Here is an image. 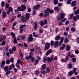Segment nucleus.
<instances>
[{"mask_svg": "<svg viewBox=\"0 0 79 79\" xmlns=\"http://www.w3.org/2000/svg\"><path fill=\"white\" fill-rule=\"evenodd\" d=\"M54 13V11H53V10L49 9V13L52 14V13Z\"/></svg>", "mask_w": 79, "mask_h": 79, "instance_id": "33", "label": "nucleus"}, {"mask_svg": "<svg viewBox=\"0 0 79 79\" xmlns=\"http://www.w3.org/2000/svg\"><path fill=\"white\" fill-rule=\"evenodd\" d=\"M35 49H40V48L38 47V46H36L35 47Z\"/></svg>", "mask_w": 79, "mask_h": 79, "instance_id": "59", "label": "nucleus"}, {"mask_svg": "<svg viewBox=\"0 0 79 79\" xmlns=\"http://www.w3.org/2000/svg\"><path fill=\"white\" fill-rule=\"evenodd\" d=\"M61 60L62 62H66V60L64 59H61Z\"/></svg>", "mask_w": 79, "mask_h": 79, "instance_id": "62", "label": "nucleus"}, {"mask_svg": "<svg viewBox=\"0 0 79 79\" xmlns=\"http://www.w3.org/2000/svg\"><path fill=\"white\" fill-rule=\"evenodd\" d=\"M34 24L35 25L33 27L34 30L36 31V30H37V22H35L34 23Z\"/></svg>", "mask_w": 79, "mask_h": 79, "instance_id": "4", "label": "nucleus"}, {"mask_svg": "<svg viewBox=\"0 0 79 79\" xmlns=\"http://www.w3.org/2000/svg\"><path fill=\"white\" fill-rule=\"evenodd\" d=\"M67 19L66 18H64L62 20V23H64V22L65 21H66Z\"/></svg>", "mask_w": 79, "mask_h": 79, "instance_id": "58", "label": "nucleus"}, {"mask_svg": "<svg viewBox=\"0 0 79 79\" xmlns=\"http://www.w3.org/2000/svg\"><path fill=\"white\" fill-rule=\"evenodd\" d=\"M33 35L35 37H39V36H38V35H35V32H33Z\"/></svg>", "mask_w": 79, "mask_h": 79, "instance_id": "29", "label": "nucleus"}, {"mask_svg": "<svg viewBox=\"0 0 79 79\" xmlns=\"http://www.w3.org/2000/svg\"><path fill=\"white\" fill-rule=\"evenodd\" d=\"M24 27H25V24L21 25L19 29H23V28Z\"/></svg>", "mask_w": 79, "mask_h": 79, "instance_id": "25", "label": "nucleus"}, {"mask_svg": "<svg viewBox=\"0 0 79 79\" xmlns=\"http://www.w3.org/2000/svg\"><path fill=\"white\" fill-rule=\"evenodd\" d=\"M46 71L47 72V73H49L50 72V69H49V68H47L46 69Z\"/></svg>", "mask_w": 79, "mask_h": 79, "instance_id": "38", "label": "nucleus"}, {"mask_svg": "<svg viewBox=\"0 0 79 79\" xmlns=\"http://www.w3.org/2000/svg\"><path fill=\"white\" fill-rule=\"evenodd\" d=\"M33 39H34V38L32 37H29L28 39V42H31V41H32L33 40Z\"/></svg>", "mask_w": 79, "mask_h": 79, "instance_id": "11", "label": "nucleus"}, {"mask_svg": "<svg viewBox=\"0 0 79 79\" xmlns=\"http://www.w3.org/2000/svg\"><path fill=\"white\" fill-rule=\"evenodd\" d=\"M71 30L72 31V32H74L76 30H75V28L74 27H72L71 28Z\"/></svg>", "mask_w": 79, "mask_h": 79, "instance_id": "42", "label": "nucleus"}, {"mask_svg": "<svg viewBox=\"0 0 79 79\" xmlns=\"http://www.w3.org/2000/svg\"><path fill=\"white\" fill-rule=\"evenodd\" d=\"M2 16H3V18H6V12H5L4 11H3L2 12Z\"/></svg>", "mask_w": 79, "mask_h": 79, "instance_id": "17", "label": "nucleus"}, {"mask_svg": "<svg viewBox=\"0 0 79 79\" xmlns=\"http://www.w3.org/2000/svg\"><path fill=\"white\" fill-rule=\"evenodd\" d=\"M77 3V2L76 1H73L72 2L71 4V6H74L76 5Z\"/></svg>", "mask_w": 79, "mask_h": 79, "instance_id": "6", "label": "nucleus"}, {"mask_svg": "<svg viewBox=\"0 0 79 79\" xmlns=\"http://www.w3.org/2000/svg\"><path fill=\"white\" fill-rule=\"evenodd\" d=\"M40 5H37L33 7V9H38V8L40 7Z\"/></svg>", "mask_w": 79, "mask_h": 79, "instance_id": "9", "label": "nucleus"}, {"mask_svg": "<svg viewBox=\"0 0 79 79\" xmlns=\"http://www.w3.org/2000/svg\"><path fill=\"white\" fill-rule=\"evenodd\" d=\"M46 61H47V57L44 56L43 57V61L44 62Z\"/></svg>", "mask_w": 79, "mask_h": 79, "instance_id": "30", "label": "nucleus"}, {"mask_svg": "<svg viewBox=\"0 0 79 79\" xmlns=\"http://www.w3.org/2000/svg\"><path fill=\"white\" fill-rule=\"evenodd\" d=\"M66 47L67 51H69V50L71 49V47H70V46L69 45H67L66 46Z\"/></svg>", "mask_w": 79, "mask_h": 79, "instance_id": "15", "label": "nucleus"}, {"mask_svg": "<svg viewBox=\"0 0 79 79\" xmlns=\"http://www.w3.org/2000/svg\"><path fill=\"white\" fill-rule=\"evenodd\" d=\"M44 24H47V20H45L44 21Z\"/></svg>", "mask_w": 79, "mask_h": 79, "instance_id": "49", "label": "nucleus"}, {"mask_svg": "<svg viewBox=\"0 0 79 79\" xmlns=\"http://www.w3.org/2000/svg\"><path fill=\"white\" fill-rule=\"evenodd\" d=\"M60 36L57 35L56 36L55 38L56 40H59L60 39Z\"/></svg>", "mask_w": 79, "mask_h": 79, "instance_id": "12", "label": "nucleus"}, {"mask_svg": "<svg viewBox=\"0 0 79 79\" xmlns=\"http://www.w3.org/2000/svg\"><path fill=\"white\" fill-rule=\"evenodd\" d=\"M60 18L62 19H63L64 18V14L63 13H62L60 14Z\"/></svg>", "mask_w": 79, "mask_h": 79, "instance_id": "16", "label": "nucleus"}, {"mask_svg": "<svg viewBox=\"0 0 79 79\" xmlns=\"http://www.w3.org/2000/svg\"><path fill=\"white\" fill-rule=\"evenodd\" d=\"M54 42L53 41H51V45H53Z\"/></svg>", "mask_w": 79, "mask_h": 79, "instance_id": "63", "label": "nucleus"}, {"mask_svg": "<svg viewBox=\"0 0 79 79\" xmlns=\"http://www.w3.org/2000/svg\"><path fill=\"white\" fill-rule=\"evenodd\" d=\"M14 43L16 44V43H17V40H16V38H14Z\"/></svg>", "mask_w": 79, "mask_h": 79, "instance_id": "36", "label": "nucleus"}, {"mask_svg": "<svg viewBox=\"0 0 79 79\" xmlns=\"http://www.w3.org/2000/svg\"><path fill=\"white\" fill-rule=\"evenodd\" d=\"M8 67L7 66H6L4 68V71H8Z\"/></svg>", "mask_w": 79, "mask_h": 79, "instance_id": "34", "label": "nucleus"}, {"mask_svg": "<svg viewBox=\"0 0 79 79\" xmlns=\"http://www.w3.org/2000/svg\"><path fill=\"white\" fill-rule=\"evenodd\" d=\"M68 24H69V21L67 20L65 22V24H66V25H68Z\"/></svg>", "mask_w": 79, "mask_h": 79, "instance_id": "56", "label": "nucleus"}, {"mask_svg": "<svg viewBox=\"0 0 79 79\" xmlns=\"http://www.w3.org/2000/svg\"><path fill=\"white\" fill-rule=\"evenodd\" d=\"M5 44H6V43H5V41H3L2 42V46L5 45Z\"/></svg>", "mask_w": 79, "mask_h": 79, "instance_id": "44", "label": "nucleus"}, {"mask_svg": "<svg viewBox=\"0 0 79 79\" xmlns=\"http://www.w3.org/2000/svg\"><path fill=\"white\" fill-rule=\"evenodd\" d=\"M73 19L75 21H76L77 20V19L76 18V16H74L73 17Z\"/></svg>", "mask_w": 79, "mask_h": 79, "instance_id": "51", "label": "nucleus"}, {"mask_svg": "<svg viewBox=\"0 0 79 79\" xmlns=\"http://www.w3.org/2000/svg\"><path fill=\"white\" fill-rule=\"evenodd\" d=\"M3 36L4 37V38L3 39H0V42H2V40H4L6 39V36H5V35H3Z\"/></svg>", "mask_w": 79, "mask_h": 79, "instance_id": "19", "label": "nucleus"}, {"mask_svg": "<svg viewBox=\"0 0 79 79\" xmlns=\"http://www.w3.org/2000/svg\"><path fill=\"white\" fill-rule=\"evenodd\" d=\"M2 6V7H4V5H5V2L2 1L1 2Z\"/></svg>", "mask_w": 79, "mask_h": 79, "instance_id": "45", "label": "nucleus"}, {"mask_svg": "<svg viewBox=\"0 0 79 79\" xmlns=\"http://www.w3.org/2000/svg\"><path fill=\"white\" fill-rule=\"evenodd\" d=\"M9 52L10 53V54H12V53H13V50H12L11 49H10L9 50Z\"/></svg>", "mask_w": 79, "mask_h": 79, "instance_id": "37", "label": "nucleus"}, {"mask_svg": "<svg viewBox=\"0 0 79 79\" xmlns=\"http://www.w3.org/2000/svg\"><path fill=\"white\" fill-rule=\"evenodd\" d=\"M6 64H10V60H7L6 61Z\"/></svg>", "mask_w": 79, "mask_h": 79, "instance_id": "41", "label": "nucleus"}, {"mask_svg": "<svg viewBox=\"0 0 79 79\" xmlns=\"http://www.w3.org/2000/svg\"><path fill=\"white\" fill-rule=\"evenodd\" d=\"M52 52H53V50L52 49L48 50L46 53V56L49 55H50V53H52Z\"/></svg>", "mask_w": 79, "mask_h": 79, "instance_id": "3", "label": "nucleus"}, {"mask_svg": "<svg viewBox=\"0 0 79 79\" xmlns=\"http://www.w3.org/2000/svg\"><path fill=\"white\" fill-rule=\"evenodd\" d=\"M68 67L70 69H71V68H73V65L71 64H70L68 65Z\"/></svg>", "mask_w": 79, "mask_h": 79, "instance_id": "28", "label": "nucleus"}, {"mask_svg": "<svg viewBox=\"0 0 79 79\" xmlns=\"http://www.w3.org/2000/svg\"><path fill=\"white\" fill-rule=\"evenodd\" d=\"M40 32H41V33H42V32H43V29H40Z\"/></svg>", "mask_w": 79, "mask_h": 79, "instance_id": "60", "label": "nucleus"}, {"mask_svg": "<svg viewBox=\"0 0 79 79\" xmlns=\"http://www.w3.org/2000/svg\"><path fill=\"white\" fill-rule=\"evenodd\" d=\"M16 66L18 68V69H20V66H19V65L18 64H16Z\"/></svg>", "mask_w": 79, "mask_h": 79, "instance_id": "23", "label": "nucleus"}, {"mask_svg": "<svg viewBox=\"0 0 79 79\" xmlns=\"http://www.w3.org/2000/svg\"><path fill=\"white\" fill-rule=\"evenodd\" d=\"M29 58H30L31 60V61H35V60L34 59V58L31 55H30L29 56Z\"/></svg>", "mask_w": 79, "mask_h": 79, "instance_id": "10", "label": "nucleus"}, {"mask_svg": "<svg viewBox=\"0 0 79 79\" xmlns=\"http://www.w3.org/2000/svg\"><path fill=\"white\" fill-rule=\"evenodd\" d=\"M9 11H12V10H13V8H12L11 7H9Z\"/></svg>", "mask_w": 79, "mask_h": 79, "instance_id": "54", "label": "nucleus"}, {"mask_svg": "<svg viewBox=\"0 0 79 79\" xmlns=\"http://www.w3.org/2000/svg\"><path fill=\"white\" fill-rule=\"evenodd\" d=\"M44 13L45 14L50 13V9L48 8H47L46 10H45Z\"/></svg>", "mask_w": 79, "mask_h": 79, "instance_id": "13", "label": "nucleus"}, {"mask_svg": "<svg viewBox=\"0 0 79 79\" xmlns=\"http://www.w3.org/2000/svg\"><path fill=\"white\" fill-rule=\"evenodd\" d=\"M10 71L9 70H7L6 72V75H8V74H10Z\"/></svg>", "mask_w": 79, "mask_h": 79, "instance_id": "31", "label": "nucleus"}, {"mask_svg": "<svg viewBox=\"0 0 79 79\" xmlns=\"http://www.w3.org/2000/svg\"><path fill=\"white\" fill-rule=\"evenodd\" d=\"M72 60L73 61H76V58H73L72 59Z\"/></svg>", "mask_w": 79, "mask_h": 79, "instance_id": "55", "label": "nucleus"}, {"mask_svg": "<svg viewBox=\"0 0 79 79\" xmlns=\"http://www.w3.org/2000/svg\"><path fill=\"white\" fill-rule=\"evenodd\" d=\"M9 7V5L8 4H6V8H8Z\"/></svg>", "mask_w": 79, "mask_h": 79, "instance_id": "53", "label": "nucleus"}, {"mask_svg": "<svg viewBox=\"0 0 79 79\" xmlns=\"http://www.w3.org/2000/svg\"><path fill=\"white\" fill-rule=\"evenodd\" d=\"M75 52L76 54H77V55H78V54L79 53V51H78V50H76L75 51Z\"/></svg>", "mask_w": 79, "mask_h": 79, "instance_id": "52", "label": "nucleus"}, {"mask_svg": "<svg viewBox=\"0 0 79 79\" xmlns=\"http://www.w3.org/2000/svg\"><path fill=\"white\" fill-rule=\"evenodd\" d=\"M64 40V38L63 37H62L61 38V40L60 41V43L59 44V46H60L61 45V44L63 42V40Z\"/></svg>", "mask_w": 79, "mask_h": 79, "instance_id": "8", "label": "nucleus"}, {"mask_svg": "<svg viewBox=\"0 0 79 79\" xmlns=\"http://www.w3.org/2000/svg\"><path fill=\"white\" fill-rule=\"evenodd\" d=\"M35 73L36 74H40V72L38 70H37L35 71Z\"/></svg>", "mask_w": 79, "mask_h": 79, "instance_id": "46", "label": "nucleus"}, {"mask_svg": "<svg viewBox=\"0 0 79 79\" xmlns=\"http://www.w3.org/2000/svg\"><path fill=\"white\" fill-rule=\"evenodd\" d=\"M75 15H77V14H79V9L76 11H75L74 13Z\"/></svg>", "mask_w": 79, "mask_h": 79, "instance_id": "20", "label": "nucleus"}, {"mask_svg": "<svg viewBox=\"0 0 79 79\" xmlns=\"http://www.w3.org/2000/svg\"><path fill=\"white\" fill-rule=\"evenodd\" d=\"M50 47V44L48 43H47L45 44V46L44 48L45 50H48Z\"/></svg>", "mask_w": 79, "mask_h": 79, "instance_id": "1", "label": "nucleus"}, {"mask_svg": "<svg viewBox=\"0 0 79 79\" xmlns=\"http://www.w3.org/2000/svg\"><path fill=\"white\" fill-rule=\"evenodd\" d=\"M42 67L43 68V70L45 69L46 68V64H43V65H42Z\"/></svg>", "mask_w": 79, "mask_h": 79, "instance_id": "21", "label": "nucleus"}, {"mask_svg": "<svg viewBox=\"0 0 79 79\" xmlns=\"http://www.w3.org/2000/svg\"><path fill=\"white\" fill-rule=\"evenodd\" d=\"M25 38H26V36H22L21 37V38L22 39V40H24V39H25Z\"/></svg>", "mask_w": 79, "mask_h": 79, "instance_id": "48", "label": "nucleus"}, {"mask_svg": "<svg viewBox=\"0 0 79 79\" xmlns=\"http://www.w3.org/2000/svg\"><path fill=\"white\" fill-rule=\"evenodd\" d=\"M10 62L12 63H13L14 62V58H11L10 59Z\"/></svg>", "mask_w": 79, "mask_h": 79, "instance_id": "47", "label": "nucleus"}, {"mask_svg": "<svg viewBox=\"0 0 79 79\" xmlns=\"http://www.w3.org/2000/svg\"><path fill=\"white\" fill-rule=\"evenodd\" d=\"M67 3L68 5H69L71 3V1L70 0H68L67 2Z\"/></svg>", "mask_w": 79, "mask_h": 79, "instance_id": "26", "label": "nucleus"}, {"mask_svg": "<svg viewBox=\"0 0 79 79\" xmlns=\"http://www.w3.org/2000/svg\"><path fill=\"white\" fill-rule=\"evenodd\" d=\"M22 8V11H24L26 10V6L25 5H22L21 6Z\"/></svg>", "mask_w": 79, "mask_h": 79, "instance_id": "5", "label": "nucleus"}, {"mask_svg": "<svg viewBox=\"0 0 79 79\" xmlns=\"http://www.w3.org/2000/svg\"><path fill=\"white\" fill-rule=\"evenodd\" d=\"M19 55H20V56H21L22 57V56H23V55L22 53V52H19Z\"/></svg>", "mask_w": 79, "mask_h": 79, "instance_id": "50", "label": "nucleus"}, {"mask_svg": "<svg viewBox=\"0 0 79 79\" xmlns=\"http://www.w3.org/2000/svg\"><path fill=\"white\" fill-rule=\"evenodd\" d=\"M55 10H57L58 12H59L60 11V9L58 7H55L54 8Z\"/></svg>", "mask_w": 79, "mask_h": 79, "instance_id": "18", "label": "nucleus"}, {"mask_svg": "<svg viewBox=\"0 0 79 79\" xmlns=\"http://www.w3.org/2000/svg\"><path fill=\"white\" fill-rule=\"evenodd\" d=\"M41 74H46L47 73L46 71H43L40 72Z\"/></svg>", "mask_w": 79, "mask_h": 79, "instance_id": "22", "label": "nucleus"}, {"mask_svg": "<svg viewBox=\"0 0 79 79\" xmlns=\"http://www.w3.org/2000/svg\"><path fill=\"white\" fill-rule=\"evenodd\" d=\"M68 41H69L68 39L67 38H66L64 40V42L66 44L67 43H68Z\"/></svg>", "mask_w": 79, "mask_h": 79, "instance_id": "27", "label": "nucleus"}, {"mask_svg": "<svg viewBox=\"0 0 79 79\" xmlns=\"http://www.w3.org/2000/svg\"><path fill=\"white\" fill-rule=\"evenodd\" d=\"M73 71H70L69 73V76H71L72 74H73Z\"/></svg>", "mask_w": 79, "mask_h": 79, "instance_id": "32", "label": "nucleus"}, {"mask_svg": "<svg viewBox=\"0 0 79 79\" xmlns=\"http://www.w3.org/2000/svg\"><path fill=\"white\" fill-rule=\"evenodd\" d=\"M16 50V47L15 46H14L12 47V50H13L14 52H15Z\"/></svg>", "mask_w": 79, "mask_h": 79, "instance_id": "35", "label": "nucleus"}, {"mask_svg": "<svg viewBox=\"0 0 79 79\" xmlns=\"http://www.w3.org/2000/svg\"><path fill=\"white\" fill-rule=\"evenodd\" d=\"M58 1L57 0H55L54 1V5H57V4H58Z\"/></svg>", "mask_w": 79, "mask_h": 79, "instance_id": "24", "label": "nucleus"}, {"mask_svg": "<svg viewBox=\"0 0 79 79\" xmlns=\"http://www.w3.org/2000/svg\"><path fill=\"white\" fill-rule=\"evenodd\" d=\"M18 10L19 11H22V8L21 7H19L18 8Z\"/></svg>", "mask_w": 79, "mask_h": 79, "instance_id": "39", "label": "nucleus"}, {"mask_svg": "<svg viewBox=\"0 0 79 79\" xmlns=\"http://www.w3.org/2000/svg\"><path fill=\"white\" fill-rule=\"evenodd\" d=\"M73 16H74V14H72L70 15V17L69 18L70 19H73Z\"/></svg>", "mask_w": 79, "mask_h": 79, "instance_id": "43", "label": "nucleus"}, {"mask_svg": "<svg viewBox=\"0 0 79 79\" xmlns=\"http://www.w3.org/2000/svg\"><path fill=\"white\" fill-rule=\"evenodd\" d=\"M9 70H11V69H12V67H11V65H10L9 66Z\"/></svg>", "mask_w": 79, "mask_h": 79, "instance_id": "57", "label": "nucleus"}, {"mask_svg": "<svg viewBox=\"0 0 79 79\" xmlns=\"http://www.w3.org/2000/svg\"><path fill=\"white\" fill-rule=\"evenodd\" d=\"M44 15V13H41L40 14V16H42Z\"/></svg>", "mask_w": 79, "mask_h": 79, "instance_id": "61", "label": "nucleus"}, {"mask_svg": "<svg viewBox=\"0 0 79 79\" xmlns=\"http://www.w3.org/2000/svg\"><path fill=\"white\" fill-rule=\"evenodd\" d=\"M26 19H29V17L31 16V15H30V14L29 13H27L26 14Z\"/></svg>", "mask_w": 79, "mask_h": 79, "instance_id": "7", "label": "nucleus"}, {"mask_svg": "<svg viewBox=\"0 0 79 79\" xmlns=\"http://www.w3.org/2000/svg\"><path fill=\"white\" fill-rule=\"evenodd\" d=\"M40 25H41V26H44V22L41 21L40 23Z\"/></svg>", "mask_w": 79, "mask_h": 79, "instance_id": "40", "label": "nucleus"}, {"mask_svg": "<svg viewBox=\"0 0 79 79\" xmlns=\"http://www.w3.org/2000/svg\"><path fill=\"white\" fill-rule=\"evenodd\" d=\"M76 18L77 19H79V15H77Z\"/></svg>", "mask_w": 79, "mask_h": 79, "instance_id": "64", "label": "nucleus"}, {"mask_svg": "<svg viewBox=\"0 0 79 79\" xmlns=\"http://www.w3.org/2000/svg\"><path fill=\"white\" fill-rule=\"evenodd\" d=\"M53 58H54V57H53V56H52L51 58L48 57L47 58L48 61H49V62H51V61L53 60Z\"/></svg>", "mask_w": 79, "mask_h": 79, "instance_id": "2", "label": "nucleus"}, {"mask_svg": "<svg viewBox=\"0 0 79 79\" xmlns=\"http://www.w3.org/2000/svg\"><path fill=\"white\" fill-rule=\"evenodd\" d=\"M59 44V42L58 41H56L55 42L54 45L55 47H57L58 45V44Z\"/></svg>", "mask_w": 79, "mask_h": 79, "instance_id": "14", "label": "nucleus"}]
</instances>
